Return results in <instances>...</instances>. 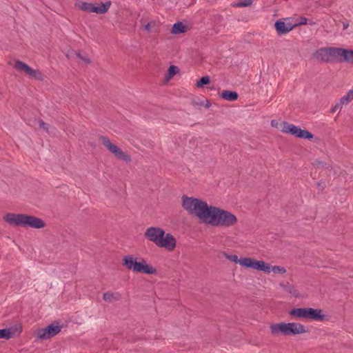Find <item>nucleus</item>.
<instances>
[{
	"label": "nucleus",
	"instance_id": "26",
	"mask_svg": "<svg viewBox=\"0 0 353 353\" xmlns=\"http://www.w3.org/2000/svg\"><path fill=\"white\" fill-rule=\"evenodd\" d=\"M252 2V0H239L233 4V6L235 8L248 7L251 6Z\"/></svg>",
	"mask_w": 353,
	"mask_h": 353
},
{
	"label": "nucleus",
	"instance_id": "1",
	"mask_svg": "<svg viewBox=\"0 0 353 353\" xmlns=\"http://www.w3.org/2000/svg\"><path fill=\"white\" fill-rule=\"evenodd\" d=\"M181 205L190 215L197 217L204 223H206L212 206L205 201L186 195L181 196Z\"/></svg>",
	"mask_w": 353,
	"mask_h": 353
},
{
	"label": "nucleus",
	"instance_id": "16",
	"mask_svg": "<svg viewBox=\"0 0 353 353\" xmlns=\"http://www.w3.org/2000/svg\"><path fill=\"white\" fill-rule=\"evenodd\" d=\"M327 48L330 62L341 63L342 48L335 47H328Z\"/></svg>",
	"mask_w": 353,
	"mask_h": 353
},
{
	"label": "nucleus",
	"instance_id": "24",
	"mask_svg": "<svg viewBox=\"0 0 353 353\" xmlns=\"http://www.w3.org/2000/svg\"><path fill=\"white\" fill-rule=\"evenodd\" d=\"M352 100H353V89L349 90L347 94L340 99L341 103L343 105H347Z\"/></svg>",
	"mask_w": 353,
	"mask_h": 353
},
{
	"label": "nucleus",
	"instance_id": "7",
	"mask_svg": "<svg viewBox=\"0 0 353 353\" xmlns=\"http://www.w3.org/2000/svg\"><path fill=\"white\" fill-rule=\"evenodd\" d=\"M320 309L312 307L293 308L289 312V314L295 319H305L316 321H322L325 319V315Z\"/></svg>",
	"mask_w": 353,
	"mask_h": 353
},
{
	"label": "nucleus",
	"instance_id": "37",
	"mask_svg": "<svg viewBox=\"0 0 353 353\" xmlns=\"http://www.w3.org/2000/svg\"><path fill=\"white\" fill-rule=\"evenodd\" d=\"M276 125L275 121H272V125L274 126Z\"/></svg>",
	"mask_w": 353,
	"mask_h": 353
},
{
	"label": "nucleus",
	"instance_id": "15",
	"mask_svg": "<svg viewBox=\"0 0 353 353\" xmlns=\"http://www.w3.org/2000/svg\"><path fill=\"white\" fill-rule=\"evenodd\" d=\"M296 24H292L291 23H285L281 20H278L275 24V29L277 33L280 35L285 34L290 32Z\"/></svg>",
	"mask_w": 353,
	"mask_h": 353
},
{
	"label": "nucleus",
	"instance_id": "13",
	"mask_svg": "<svg viewBox=\"0 0 353 353\" xmlns=\"http://www.w3.org/2000/svg\"><path fill=\"white\" fill-rule=\"evenodd\" d=\"M14 67L19 72H24L30 77H33L37 80H43V74L39 70H33L28 65L21 61H15Z\"/></svg>",
	"mask_w": 353,
	"mask_h": 353
},
{
	"label": "nucleus",
	"instance_id": "35",
	"mask_svg": "<svg viewBox=\"0 0 353 353\" xmlns=\"http://www.w3.org/2000/svg\"><path fill=\"white\" fill-rule=\"evenodd\" d=\"M348 23H343V28L346 29L348 27Z\"/></svg>",
	"mask_w": 353,
	"mask_h": 353
},
{
	"label": "nucleus",
	"instance_id": "20",
	"mask_svg": "<svg viewBox=\"0 0 353 353\" xmlns=\"http://www.w3.org/2000/svg\"><path fill=\"white\" fill-rule=\"evenodd\" d=\"M121 295L119 292L108 291L103 294V299L106 302H113L120 300Z\"/></svg>",
	"mask_w": 353,
	"mask_h": 353
},
{
	"label": "nucleus",
	"instance_id": "25",
	"mask_svg": "<svg viewBox=\"0 0 353 353\" xmlns=\"http://www.w3.org/2000/svg\"><path fill=\"white\" fill-rule=\"evenodd\" d=\"M179 72V68L175 65H170L168 70V73L165 76L166 80H170L172 79L175 74Z\"/></svg>",
	"mask_w": 353,
	"mask_h": 353
},
{
	"label": "nucleus",
	"instance_id": "19",
	"mask_svg": "<svg viewBox=\"0 0 353 353\" xmlns=\"http://www.w3.org/2000/svg\"><path fill=\"white\" fill-rule=\"evenodd\" d=\"M342 62L353 64V50L342 48L341 63Z\"/></svg>",
	"mask_w": 353,
	"mask_h": 353
},
{
	"label": "nucleus",
	"instance_id": "12",
	"mask_svg": "<svg viewBox=\"0 0 353 353\" xmlns=\"http://www.w3.org/2000/svg\"><path fill=\"white\" fill-rule=\"evenodd\" d=\"M100 140L103 145L117 159L124 160L125 161H130L128 155L125 154L118 146L112 144L107 137H101Z\"/></svg>",
	"mask_w": 353,
	"mask_h": 353
},
{
	"label": "nucleus",
	"instance_id": "10",
	"mask_svg": "<svg viewBox=\"0 0 353 353\" xmlns=\"http://www.w3.org/2000/svg\"><path fill=\"white\" fill-rule=\"evenodd\" d=\"M241 262L243 267L263 271L265 273H270L272 270V266L263 261H256L252 258H245Z\"/></svg>",
	"mask_w": 353,
	"mask_h": 353
},
{
	"label": "nucleus",
	"instance_id": "5",
	"mask_svg": "<svg viewBox=\"0 0 353 353\" xmlns=\"http://www.w3.org/2000/svg\"><path fill=\"white\" fill-rule=\"evenodd\" d=\"M270 329L271 333L274 335L290 336L305 334L308 332L307 327L295 322L273 323L270 325Z\"/></svg>",
	"mask_w": 353,
	"mask_h": 353
},
{
	"label": "nucleus",
	"instance_id": "22",
	"mask_svg": "<svg viewBox=\"0 0 353 353\" xmlns=\"http://www.w3.org/2000/svg\"><path fill=\"white\" fill-rule=\"evenodd\" d=\"M186 29V26L182 22H177L173 25L171 32L172 34H178L185 32Z\"/></svg>",
	"mask_w": 353,
	"mask_h": 353
},
{
	"label": "nucleus",
	"instance_id": "29",
	"mask_svg": "<svg viewBox=\"0 0 353 353\" xmlns=\"http://www.w3.org/2000/svg\"><path fill=\"white\" fill-rule=\"evenodd\" d=\"M11 337V332L9 330H0V339H9Z\"/></svg>",
	"mask_w": 353,
	"mask_h": 353
},
{
	"label": "nucleus",
	"instance_id": "32",
	"mask_svg": "<svg viewBox=\"0 0 353 353\" xmlns=\"http://www.w3.org/2000/svg\"><path fill=\"white\" fill-rule=\"evenodd\" d=\"M76 56L81 59L82 61H83L86 63H90V59L86 57H83L79 52L75 53Z\"/></svg>",
	"mask_w": 353,
	"mask_h": 353
},
{
	"label": "nucleus",
	"instance_id": "18",
	"mask_svg": "<svg viewBox=\"0 0 353 353\" xmlns=\"http://www.w3.org/2000/svg\"><path fill=\"white\" fill-rule=\"evenodd\" d=\"M279 285L288 294L293 296L298 297L299 294L296 288L288 282H281Z\"/></svg>",
	"mask_w": 353,
	"mask_h": 353
},
{
	"label": "nucleus",
	"instance_id": "28",
	"mask_svg": "<svg viewBox=\"0 0 353 353\" xmlns=\"http://www.w3.org/2000/svg\"><path fill=\"white\" fill-rule=\"evenodd\" d=\"M156 26L157 23L154 21H151L145 26L144 28L148 32H151L155 30Z\"/></svg>",
	"mask_w": 353,
	"mask_h": 353
},
{
	"label": "nucleus",
	"instance_id": "14",
	"mask_svg": "<svg viewBox=\"0 0 353 353\" xmlns=\"http://www.w3.org/2000/svg\"><path fill=\"white\" fill-rule=\"evenodd\" d=\"M61 332V327L59 325L51 324L43 329L38 331L37 335L39 339H48Z\"/></svg>",
	"mask_w": 353,
	"mask_h": 353
},
{
	"label": "nucleus",
	"instance_id": "23",
	"mask_svg": "<svg viewBox=\"0 0 353 353\" xmlns=\"http://www.w3.org/2000/svg\"><path fill=\"white\" fill-rule=\"evenodd\" d=\"M223 256L230 261H232L235 263H239L241 266L243 264L241 263L242 261L244 260L246 257L239 259L238 256L236 254H230L226 252H223Z\"/></svg>",
	"mask_w": 353,
	"mask_h": 353
},
{
	"label": "nucleus",
	"instance_id": "31",
	"mask_svg": "<svg viewBox=\"0 0 353 353\" xmlns=\"http://www.w3.org/2000/svg\"><path fill=\"white\" fill-rule=\"evenodd\" d=\"M343 105L341 103V101H339L331 110V112L334 113L338 110H341L343 108Z\"/></svg>",
	"mask_w": 353,
	"mask_h": 353
},
{
	"label": "nucleus",
	"instance_id": "17",
	"mask_svg": "<svg viewBox=\"0 0 353 353\" xmlns=\"http://www.w3.org/2000/svg\"><path fill=\"white\" fill-rule=\"evenodd\" d=\"M313 57L318 61L329 63L328 48H321L318 49L314 52Z\"/></svg>",
	"mask_w": 353,
	"mask_h": 353
},
{
	"label": "nucleus",
	"instance_id": "2",
	"mask_svg": "<svg viewBox=\"0 0 353 353\" xmlns=\"http://www.w3.org/2000/svg\"><path fill=\"white\" fill-rule=\"evenodd\" d=\"M145 237L154 243L157 247L165 248L168 251H173L176 245L175 237L170 233H165L159 227L148 228L145 232Z\"/></svg>",
	"mask_w": 353,
	"mask_h": 353
},
{
	"label": "nucleus",
	"instance_id": "8",
	"mask_svg": "<svg viewBox=\"0 0 353 353\" xmlns=\"http://www.w3.org/2000/svg\"><path fill=\"white\" fill-rule=\"evenodd\" d=\"M111 6V1H107L105 3H92L88 2H79L76 3L81 10L88 12H96L97 14H105L106 13Z\"/></svg>",
	"mask_w": 353,
	"mask_h": 353
},
{
	"label": "nucleus",
	"instance_id": "30",
	"mask_svg": "<svg viewBox=\"0 0 353 353\" xmlns=\"http://www.w3.org/2000/svg\"><path fill=\"white\" fill-rule=\"evenodd\" d=\"M271 271L276 274H284L286 272V270L284 268L279 265L272 266Z\"/></svg>",
	"mask_w": 353,
	"mask_h": 353
},
{
	"label": "nucleus",
	"instance_id": "21",
	"mask_svg": "<svg viewBox=\"0 0 353 353\" xmlns=\"http://www.w3.org/2000/svg\"><path fill=\"white\" fill-rule=\"evenodd\" d=\"M220 97L228 101H234L238 97L239 94L234 91L224 90L220 94Z\"/></svg>",
	"mask_w": 353,
	"mask_h": 353
},
{
	"label": "nucleus",
	"instance_id": "6",
	"mask_svg": "<svg viewBox=\"0 0 353 353\" xmlns=\"http://www.w3.org/2000/svg\"><path fill=\"white\" fill-rule=\"evenodd\" d=\"M123 265L127 269L135 272L148 274H154L157 273L156 268L149 265L143 259H140L139 261H137V258L132 254L124 256Z\"/></svg>",
	"mask_w": 353,
	"mask_h": 353
},
{
	"label": "nucleus",
	"instance_id": "27",
	"mask_svg": "<svg viewBox=\"0 0 353 353\" xmlns=\"http://www.w3.org/2000/svg\"><path fill=\"white\" fill-rule=\"evenodd\" d=\"M210 78L208 76L202 77L200 80L196 83V86L198 88H201L204 85H207L210 83Z\"/></svg>",
	"mask_w": 353,
	"mask_h": 353
},
{
	"label": "nucleus",
	"instance_id": "9",
	"mask_svg": "<svg viewBox=\"0 0 353 353\" xmlns=\"http://www.w3.org/2000/svg\"><path fill=\"white\" fill-rule=\"evenodd\" d=\"M281 131L301 139H311L313 138V134L308 130H302L298 126L286 122H283Z\"/></svg>",
	"mask_w": 353,
	"mask_h": 353
},
{
	"label": "nucleus",
	"instance_id": "34",
	"mask_svg": "<svg viewBox=\"0 0 353 353\" xmlns=\"http://www.w3.org/2000/svg\"><path fill=\"white\" fill-rule=\"evenodd\" d=\"M307 21V19L306 18H305V17L302 18L300 24H306Z\"/></svg>",
	"mask_w": 353,
	"mask_h": 353
},
{
	"label": "nucleus",
	"instance_id": "3",
	"mask_svg": "<svg viewBox=\"0 0 353 353\" xmlns=\"http://www.w3.org/2000/svg\"><path fill=\"white\" fill-rule=\"evenodd\" d=\"M237 222L236 216L231 212L212 205L205 224L227 228L234 227Z\"/></svg>",
	"mask_w": 353,
	"mask_h": 353
},
{
	"label": "nucleus",
	"instance_id": "11",
	"mask_svg": "<svg viewBox=\"0 0 353 353\" xmlns=\"http://www.w3.org/2000/svg\"><path fill=\"white\" fill-rule=\"evenodd\" d=\"M241 262L243 267L263 271L265 273H270L272 270V266L263 261H256L252 258H245Z\"/></svg>",
	"mask_w": 353,
	"mask_h": 353
},
{
	"label": "nucleus",
	"instance_id": "36",
	"mask_svg": "<svg viewBox=\"0 0 353 353\" xmlns=\"http://www.w3.org/2000/svg\"><path fill=\"white\" fill-rule=\"evenodd\" d=\"M276 125L275 121H272V125L274 126Z\"/></svg>",
	"mask_w": 353,
	"mask_h": 353
},
{
	"label": "nucleus",
	"instance_id": "33",
	"mask_svg": "<svg viewBox=\"0 0 353 353\" xmlns=\"http://www.w3.org/2000/svg\"><path fill=\"white\" fill-rule=\"evenodd\" d=\"M39 127L41 128H43V130L48 131V125L47 123H46L45 122H43V121H40L39 122Z\"/></svg>",
	"mask_w": 353,
	"mask_h": 353
},
{
	"label": "nucleus",
	"instance_id": "4",
	"mask_svg": "<svg viewBox=\"0 0 353 353\" xmlns=\"http://www.w3.org/2000/svg\"><path fill=\"white\" fill-rule=\"evenodd\" d=\"M3 219L10 225L24 228L39 229L45 226L44 222L40 218L23 214L8 213L3 216Z\"/></svg>",
	"mask_w": 353,
	"mask_h": 353
}]
</instances>
